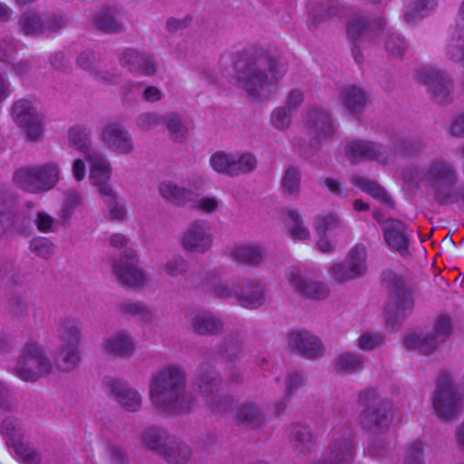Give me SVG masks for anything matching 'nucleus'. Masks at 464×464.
Wrapping results in <instances>:
<instances>
[{
	"instance_id": "obj_11",
	"label": "nucleus",
	"mask_w": 464,
	"mask_h": 464,
	"mask_svg": "<svg viewBox=\"0 0 464 464\" xmlns=\"http://www.w3.org/2000/svg\"><path fill=\"white\" fill-rule=\"evenodd\" d=\"M1 433L5 437L6 445L13 449L15 457L22 464H40L42 458L34 448L23 442V430L16 419L5 418L1 425Z\"/></svg>"
},
{
	"instance_id": "obj_29",
	"label": "nucleus",
	"mask_w": 464,
	"mask_h": 464,
	"mask_svg": "<svg viewBox=\"0 0 464 464\" xmlns=\"http://www.w3.org/2000/svg\"><path fill=\"white\" fill-rule=\"evenodd\" d=\"M245 346L237 334H231L223 339L216 351V357L223 362L235 363L245 356Z\"/></svg>"
},
{
	"instance_id": "obj_47",
	"label": "nucleus",
	"mask_w": 464,
	"mask_h": 464,
	"mask_svg": "<svg viewBox=\"0 0 464 464\" xmlns=\"http://www.w3.org/2000/svg\"><path fill=\"white\" fill-rule=\"evenodd\" d=\"M281 188L284 195L288 198H297L300 190V173L297 169L290 167L285 172Z\"/></svg>"
},
{
	"instance_id": "obj_46",
	"label": "nucleus",
	"mask_w": 464,
	"mask_h": 464,
	"mask_svg": "<svg viewBox=\"0 0 464 464\" xmlns=\"http://www.w3.org/2000/svg\"><path fill=\"white\" fill-rule=\"evenodd\" d=\"M14 182L24 191L38 193L35 167L21 168L14 174Z\"/></svg>"
},
{
	"instance_id": "obj_31",
	"label": "nucleus",
	"mask_w": 464,
	"mask_h": 464,
	"mask_svg": "<svg viewBox=\"0 0 464 464\" xmlns=\"http://www.w3.org/2000/svg\"><path fill=\"white\" fill-rule=\"evenodd\" d=\"M192 331L199 335H214L223 330L222 321L208 311L196 312L190 320Z\"/></svg>"
},
{
	"instance_id": "obj_40",
	"label": "nucleus",
	"mask_w": 464,
	"mask_h": 464,
	"mask_svg": "<svg viewBox=\"0 0 464 464\" xmlns=\"http://www.w3.org/2000/svg\"><path fill=\"white\" fill-rule=\"evenodd\" d=\"M351 183L372 198H377L383 203L389 205L392 204L386 191L375 181L361 175H353L351 178Z\"/></svg>"
},
{
	"instance_id": "obj_17",
	"label": "nucleus",
	"mask_w": 464,
	"mask_h": 464,
	"mask_svg": "<svg viewBox=\"0 0 464 464\" xmlns=\"http://www.w3.org/2000/svg\"><path fill=\"white\" fill-rule=\"evenodd\" d=\"M286 278L290 286L306 298L320 301L326 299L330 295V288L327 284L302 276L297 267L288 271Z\"/></svg>"
},
{
	"instance_id": "obj_39",
	"label": "nucleus",
	"mask_w": 464,
	"mask_h": 464,
	"mask_svg": "<svg viewBox=\"0 0 464 464\" xmlns=\"http://www.w3.org/2000/svg\"><path fill=\"white\" fill-rule=\"evenodd\" d=\"M331 272L335 280L344 282L363 276L367 267L365 263H334Z\"/></svg>"
},
{
	"instance_id": "obj_57",
	"label": "nucleus",
	"mask_w": 464,
	"mask_h": 464,
	"mask_svg": "<svg viewBox=\"0 0 464 464\" xmlns=\"http://www.w3.org/2000/svg\"><path fill=\"white\" fill-rule=\"evenodd\" d=\"M189 202L194 209L206 214L214 213L219 206V200L216 197L209 196L195 198Z\"/></svg>"
},
{
	"instance_id": "obj_48",
	"label": "nucleus",
	"mask_w": 464,
	"mask_h": 464,
	"mask_svg": "<svg viewBox=\"0 0 464 464\" xmlns=\"http://www.w3.org/2000/svg\"><path fill=\"white\" fill-rule=\"evenodd\" d=\"M163 121L173 140L181 142L186 139L188 132V126L178 114L169 113L163 119Z\"/></svg>"
},
{
	"instance_id": "obj_2",
	"label": "nucleus",
	"mask_w": 464,
	"mask_h": 464,
	"mask_svg": "<svg viewBox=\"0 0 464 464\" xmlns=\"http://www.w3.org/2000/svg\"><path fill=\"white\" fill-rule=\"evenodd\" d=\"M149 395L155 410L163 414L187 413L196 406V400L187 391V374L183 368L168 365L150 377Z\"/></svg>"
},
{
	"instance_id": "obj_20",
	"label": "nucleus",
	"mask_w": 464,
	"mask_h": 464,
	"mask_svg": "<svg viewBox=\"0 0 464 464\" xmlns=\"http://www.w3.org/2000/svg\"><path fill=\"white\" fill-rule=\"evenodd\" d=\"M226 256L237 261H261L269 257V246L262 241H238L227 246Z\"/></svg>"
},
{
	"instance_id": "obj_18",
	"label": "nucleus",
	"mask_w": 464,
	"mask_h": 464,
	"mask_svg": "<svg viewBox=\"0 0 464 464\" xmlns=\"http://www.w3.org/2000/svg\"><path fill=\"white\" fill-rule=\"evenodd\" d=\"M314 228L318 237L316 247L322 253H330L334 250V246L330 240L331 235H336L343 232V226L335 214L318 215L314 219Z\"/></svg>"
},
{
	"instance_id": "obj_37",
	"label": "nucleus",
	"mask_w": 464,
	"mask_h": 464,
	"mask_svg": "<svg viewBox=\"0 0 464 464\" xmlns=\"http://www.w3.org/2000/svg\"><path fill=\"white\" fill-rule=\"evenodd\" d=\"M160 196L176 206H183L193 199V192L179 187L172 181L165 180L159 184Z\"/></svg>"
},
{
	"instance_id": "obj_15",
	"label": "nucleus",
	"mask_w": 464,
	"mask_h": 464,
	"mask_svg": "<svg viewBox=\"0 0 464 464\" xmlns=\"http://www.w3.org/2000/svg\"><path fill=\"white\" fill-rule=\"evenodd\" d=\"M417 78L426 85L439 103H446L452 98V81L432 67H421L417 72Z\"/></svg>"
},
{
	"instance_id": "obj_28",
	"label": "nucleus",
	"mask_w": 464,
	"mask_h": 464,
	"mask_svg": "<svg viewBox=\"0 0 464 464\" xmlns=\"http://www.w3.org/2000/svg\"><path fill=\"white\" fill-rule=\"evenodd\" d=\"M99 56L93 51H84L77 59L78 65L94 74L98 81L105 84H118L121 82L120 75L108 72L99 71Z\"/></svg>"
},
{
	"instance_id": "obj_63",
	"label": "nucleus",
	"mask_w": 464,
	"mask_h": 464,
	"mask_svg": "<svg viewBox=\"0 0 464 464\" xmlns=\"http://www.w3.org/2000/svg\"><path fill=\"white\" fill-rule=\"evenodd\" d=\"M423 444L420 440L414 441L408 449L404 464H422Z\"/></svg>"
},
{
	"instance_id": "obj_62",
	"label": "nucleus",
	"mask_w": 464,
	"mask_h": 464,
	"mask_svg": "<svg viewBox=\"0 0 464 464\" xmlns=\"http://www.w3.org/2000/svg\"><path fill=\"white\" fill-rule=\"evenodd\" d=\"M30 247L38 257L44 259L49 258L53 251V244L45 238L33 240Z\"/></svg>"
},
{
	"instance_id": "obj_9",
	"label": "nucleus",
	"mask_w": 464,
	"mask_h": 464,
	"mask_svg": "<svg viewBox=\"0 0 464 464\" xmlns=\"http://www.w3.org/2000/svg\"><path fill=\"white\" fill-rule=\"evenodd\" d=\"M303 125L309 138V146L301 149V152L305 157H310L319 150L323 140L334 134V128L330 114L322 108L308 111Z\"/></svg>"
},
{
	"instance_id": "obj_22",
	"label": "nucleus",
	"mask_w": 464,
	"mask_h": 464,
	"mask_svg": "<svg viewBox=\"0 0 464 464\" xmlns=\"http://www.w3.org/2000/svg\"><path fill=\"white\" fill-rule=\"evenodd\" d=\"M344 154L354 162L363 160H374L382 164L388 162V156L382 150L381 147L367 140H349L345 144Z\"/></svg>"
},
{
	"instance_id": "obj_54",
	"label": "nucleus",
	"mask_w": 464,
	"mask_h": 464,
	"mask_svg": "<svg viewBox=\"0 0 464 464\" xmlns=\"http://www.w3.org/2000/svg\"><path fill=\"white\" fill-rule=\"evenodd\" d=\"M160 121L161 120L158 113L145 111L136 117L135 125L141 131H150L154 130Z\"/></svg>"
},
{
	"instance_id": "obj_13",
	"label": "nucleus",
	"mask_w": 464,
	"mask_h": 464,
	"mask_svg": "<svg viewBox=\"0 0 464 464\" xmlns=\"http://www.w3.org/2000/svg\"><path fill=\"white\" fill-rule=\"evenodd\" d=\"M12 118L17 126L24 130L31 140H36L43 135V117L31 101L22 99L14 102L12 107Z\"/></svg>"
},
{
	"instance_id": "obj_3",
	"label": "nucleus",
	"mask_w": 464,
	"mask_h": 464,
	"mask_svg": "<svg viewBox=\"0 0 464 464\" xmlns=\"http://www.w3.org/2000/svg\"><path fill=\"white\" fill-rule=\"evenodd\" d=\"M60 342L55 356L57 369L63 372L74 370L80 361L81 331L78 324L71 319L63 321L58 328Z\"/></svg>"
},
{
	"instance_id": "obj_38",
	"label": "nucleus",
	"mask_w": 464,
	"mask_h": 464,
	"mask_svg": "<svg viewBox=\"0 0 464 464\" xmlns=\"http://www.w3.org/2000/svg\"><path fill=\"white\" fill-rule=\"evenodd\" d=\"M37 192L53 188L59 180L60 169L57 163H47L35 167Z\"/></svg>"
},
{
	"instance_id": "obj_45",
	"label": "nucleus",
	"mask_w": 464,
	"mask_h": 464,
	"mask_svg": "<svg viewBox=\"0 0 464 464\" xmlns=\"http://www.w3.org/2000/svg\"><path fill=\"white\" fill-rule=\"evenodd\" d=\"M364 358L362 355L344 353L335 360V369L338 372L352 373L363 368Z\"/></svg>"
},
{
	"instance_id": "obj_56",
	"label": "nucleus",
	"mask_w": 464,
	"mask_h": 464,
	"mask_svg": "<svg viewBox=\"0 0 464 464\" xmlns=\"http://www.w3.org/2000/svg\"><path fill=\"white\" fill-rule=\"evenodd\" d=\"M82 203V198L79 193L70 190L65 193L64 202L62 209V218L68 220L74 209L80 207Z\"/></svg>"
},
{
	"instance_id": "obj_35",
	"label": "nucleus",
	"mask_w": 464,
	"mask_h": 464,
	"mask_svg": "<svg viewBox=\"0 0 464 464\" xmlns=\"http://www.w3.org/2000/svg\"><path fill=\"white\" fill-rule=\"evenodd\" d=\"M235 418L238 423L252 429L265 421L263 411L252 401H246L238 405L236 409Z\"/></svg>"
},
{
	"instance_id": "obj_55",
	"label": "nucleus",
	"mask_w": 464,
	"mask_h": 464,
	"mask_svg": "<svg viewBox=\"0 0 464 464\" xmlns=\"http://www.w3.org/2000/svg\"><path fill=\"white\" fill-rule=\"evenodd\" d=\"M305 382L304 376L297 371H290L283 380L285 397L289 398L293 392L302 387Z\"/></svg>"
},
{
	"instance_id": "obj_33",
	"label": "nucleus",
	"mask_w": 464,
	"mask_h": 464,
	"mask_svg": "<svg viewBox=\"0 0 464 464\" xmlns=\"http://www.w3.org/2000/svg\"><path fill=\"white\" fill-rule=\"evenodd\" d=\"M160 456L169 464H187L192 458V449L185 441L171 437Z\"/></svg>"
},
{
	"instance_id": "obj_23",
	"label": "nucleus",
	"mask_w": 464,
	"mask_h": 464,
	"mask_svg": "<svg viewBox=\"0 0 464 464\" xmlns=\"http://www.w3.org/2000/svg\"><path fill=\"white\" fill-rule=\"evenodd\" d=\"M288 346L308 359L317 358L324 353V347L319 339L306 331L291 332L288 335Z\"/></svg>"
},
{
	"instance_id": "obj_51",
	"label": "nucleus",
	"mask_w": 464,
	"mask_h": 464,
	"mask_svg": "<svg viewBox=\"0 0 464 464\" xmlns=\"http://www.w3.org/2000/svg\"><path fill=\"white\" fill-rule=\"evenodd\" d=\"M119 309L125 315L136 317L144 322H150L153 318L150 308L139 302H122Z\"/></svg>"
},
{
	"instance_id": "obj_53",
	"label": "nucleus",
	"mask_w": 464,
	"mask_h": 464,
	"mask_svg": "<svg viewBox=\"0 0 464 464\" xmlns=\"http://www.w3.org/2000/svg\"><path fill=\"white\" fill-rule=\"evenodd\" d=\"M393 147L401 153L412 155L420 152L423 146L418 140L409 137H398L393 140Z\"/></svg>"
},
{
	"instance_id": "obj_64",
	"label": "nucleus",
	"mask_w": 464,
	"mask_h": 464,
	"mask_svg": "<svg viewBox=\"0 0 464 464\" xmlns=\"http://www.w3.org/2000/svg\"><path fill=\"white\" fill-rule=\"evenodd\" d=\"M34 222L37 229L42 233H49L54 226V218L44 211H38Z\"/></svg>"
},
{
	"instance_id": "obj_60",
	"label": "nucleus",
	"mask_w": 464,
	"mask_h": 464,
	"mask_svg": "<svg viewBox=\"0 0 464 464\" xmlns=\"http://www.w3.org/2000/svg\"><path fill=\"white\" fill-rule=\"evenodd\" d=\"M385 37V47L389 53L393 55H401L406 49L407 44L400 35H394L390 33H382Z\"/></svg>"
},
{
	"instance_id": "obj_1",
	"label": "nucleus",
	"mask_w": 464,
	"mask_h": 464,
	"mask_svg": "<svg viewBox=\"0 0 464 464\" xmlns=\"http://www.w3.org/2000/svg\"><path fill=\"white\" fill-rule=\"evenodd\" d=\"M234 74L229 80L252 101L270 99L285 76V62L264 48L248 47L233 54Z\"/></svg>"
},
{
	"instance_id": "obj_59",
	"label": "nucleus",
	"mask_w": 464,
	"mask_h": 464,
	"mask_svg": "<svg viewBox=\"0 0 464 464\" xmlns=\"http://www.w3.org/2000/svg\"><path fill=\"white\" fill-rule=\"evenodd\" d=\"M144 53L135 49L123 50L120 54V63L127 67L130 72H136Z\"/></svg>"
},
{
	"instance_id": "obj_44",
	"label": "nucleus",
	"mask_w": 464,
	"mask_h": 464,
	"mask_svg": "<svg viewBox=\"0 0 464 464\" xmlns=\"http://www.w3.org/2000/svg\"><path fill=\"white\" fill-rule=\"evenodd\" d=\"M257 160L250 152L234 153V160L231 169V177H237L251 173L255 170Z\"/></svg>"
},
{
	"instance_id": "obj_24",
	"label": "nucleus",
	"mask_w": 464,
	"mask_h": 464,
	"mask_svg": "<svg viewBox=\"0 0 464 464\" xmlns=\"http://www.w3.org/2000/svg\"><path fill=\"white\" fill-rule=\"evenodd\" d=\"M22 31L26 35H38L56 32L65 25L62 17L54 18L53 21L43 22L40 16L34 12H27L20 18Z\"/></svg>"
},
{
	"instance_id": "obj_49",
	"label": "nucleus",
	"mask_w": 464,
	"mask_h": 464,
	"mask_svg": "<svg viewBox=\"0 0 464 464\" xmlns=\"http://www.w3.org/2000/svg\"><path fill=\"white\" fill-rule=\"evenodd\" d=\"M437 3L435 0H417L408 6L405 12V20L408 23L414 22L429 15L435 10Z\"/></svg>"
},
{
	"instance_id": "obj_16",
	"label": "nucleus",
	"mask_w": 464,
	"mask_h": 464,
	"mask_svg": "<svg viewBox=\"0 0 464 464\" xmlns=\"http://www.w3.org/2000/svg\"><path fill=\"white\" fill-rule=\"evenodd\" d=\"M100 140L117 154H130L134 145L129 132L117 121L105 123L100 132Z\"/></svg>"
},
{
	"instance_id": "obj_58",
	"label": "nucleus",
	"mask_w": 464,
	"mask_h": 464,
	"mask_svg": "<svg viewBox=\"0 0 464 464\" xmlns=\"http://www.w3.org/2000/svg\"><path fill=\"white\" fill-rule=\"evenodd\" d=\"M369 30L364 18L359 15L353 16L347 24V33L354 41L366 35Z\"/></svg>"
},
{
	"instance_id": "obj_41",
	"label": "nucleus",
	"mask_w": 464,
	"mask_h": 464,
	"mask_svg": "<svg viewBox=\"0 0 464 464\" xmlns=\"http://www.w3.org/2000/svg\"><path fill=\"white\" fill-rule=\"evenodd\" d=\"M287 227L289 234L295 240L304 241L310 237V231L304 225L299 212L295 209H286Z\"/></svg>"
},
{
	"instance_id": "obj_52",
	"label": "nucleus",
	"mask_w": 464,
	"mask_h": 464,
	"mask_svg": "<svg viewBox=\"0 0 464 464\" xmlns=\"http://www.w3.org/2000/svg\"><path fill=\"white\" fill-rule=\"evenodd\" d=\"M234 153L218 150L209 158V166L218 173L231 176Z\"/></svg>"
},
{
	"instance_id": "obj_30",
	"label": "nucleus",
	"mask_w": 464,
	"mask_h": 464,
	"mask_svg": "<svg viewBox=\"0 0 464 464\" xmlns=\"http://www.w3.org/2000/svg\"><path fill=\"white\" fill-rule=\"evenodd\" d=\"M113 274L122 286L137 287L146 281L145 274L134 263H114Z\"/></svg>"
},
{
	"instance_id": "obj_26",
	"label": "nucleus",
	"mask_w": 464,
	"mask_h": 464,
	"mask_svg": "<svg viewBox=\"0 0 464 464\" xmlns=\"http://www.w3.org/2000/svg\"><path fill=\"white\" fill-rule=\"evenodd\" d=\"M109 387L116 401L126 411H137L140 409L142 398L135 389L116 381L110 382Z\"/></svg>"
},
{
	"instance_id": "obj_36",
	"label": "nucleus",
	"mask_w": 464,
	"mask_h": 464,
	"mask_svg": "<svg viewBox=\"0 0 464 464\" xmlns=\"http://www.w3.org/2000/svg\"><path fill=\"white\" fill-rule=\"evenodd\" d=\"M70 147L82 151L85 157L91 150H101L93 145L91 139V130L83 125H75L69 129L67 135Z\"/></svg>"
},
{
	"instance_id": "obj_7",
	"label": "nucleus",
	"mask_w": 464,
	"mask_h": 464,
	"mask_svg": "<svg viewBox=\"0 0 464 464\" xmlns=\"http://www.w3.org/2000/svg\"><path fill=\"white\" fill-rule=\"evenodd\" d=\"M197 384L208 410L217 413H223L230 409L233 400L229 395L219 393L221 379L212 366L208 364L200 366L198 372Z\"/></svg>"
},
{
	"instance_id": "obj_19",
	"label": "nucleus",
	"mask_w": 464,
	"mask_h": 464,
	"mask_svg": "<svg viewBox=\"0 0 464 464\" xmlns=\"http://www.w3.org/2000/svg\"><path fill=\"white\" fill-rule=\"evenodd\" d=\"M382 283L387 287L393 304L398 312L411 310L413 307V299L410 289L406 286L404 278L392 271H384L382 273Z\"/></svg>"
},
{
	"instance_id": "obj_25",
	"label": "nucleus",
	"mask_w": 464,
	"mask_h": 464,
	"mask_svg": "<svg viewBox=\"0 0 464 464\" xmlns=\"http://www.w3.org/2000/svg\"><path fill=\"white\" fill-rule=\"evenodd\" d=\"M135 350L131 336L125 331L117 332L106 338L101 344V351L106 355L130 357Z\"/></svg>"
},
{
	"instance_id": "obj_10",
	"label": "nucleus",
	"mask_w": 464,
	"mask_h": 464,
	"mask_svg": "<svg viewBox=\"0 0 464 464\" xmlns=\"http://www.w3.org/2000/svg\"><path fill=\"white\" fill-rule=\"evenodd\" d=\"M214 290L220 297H235L241 306L248 309L258 308L266 301V290L256 280H244L232 287L227 285H218L215 286Z\"/></svg>"
},
{
	"instance_id": "obj_32",
	"label": "nucleus",
	"mask_w": 464,
	"mask_h": 464,
	"mask_svg": "<svg viewBox=\"0 0 464 464\" xmlns=\"http://www.w3.org/2000/svg\"><path fill=\"white\" fill-rule=\"evenodd\" d=\"M93 24L105 33H119L123 28V16L114 7H103L95 14Z\"/></svg>"
},
{
	"instance_id": "obj_34",
	"label": "nucleus",
	"mask_w": 464,
	"mask_h": 464,
	"mask_svg": "<svg viewBox=\"0 0 464 464\" xmlns=\"http://www.w3.org/2000/svg\"><path fill=\"white\" fill-rule=\"evenodd\" d=\"M340 101L349 112L359 113L366 105L367 96L361 87L348 85L341 90Z\"/></svg>"
},
{
	"instance_id": "obj_6",
	"label": "nucleus",
	"mask_w": 464,
	"mask_h": 464,
	"mask_svg": "<svg viewBox=\"0 0 464 464\" xmlns=\"http://www.w3.org/2000/svg\"><path fill=\"white\" fill-rule=\"evenodd\" d=\"M452 330L450 317L440 314L435 319L430 332L410 334L405 337L404 344L409 350H415L421 354L429 355L450 338Z\"/></svg>"
},
{
	"instance_id": "obj_8",
	"label": "nucleus",
	"mask_w": 464,
	"mask_h": 464,
	"mask_svg": "<svg viewBox=\"0 0 464 464\" xmlns=\"http://www.w3.org/2000/svg\"><path fill=\"white\" fill-rule=\"evenodd\" d=\"M462 401L463 398L455 388L451 376L447 372H441L432 400L438 418L445 420L455 418L461 411Z\"/></svg>"
},
{
	"instance_id": "obj_42",
	"label": "nucleus",
	"mask_w": 464,
	"mask_h": 464,
	"mask_svg": "<svg viewBox=\"0 0 464 464\" xmlns=\"http://www.w3.org/2000/svg\"><path fill=\"white\" fill-rule=\"evenodd\" d=\"M446 58L464 67V36L456 30L450 33V38L445 47Z\"/></svg>"
},
{
	"instance_id": "obj_43",
	"label": "nucleus",
	"mask_w": 464,
	"mask_h": 464,
	"mask_svg": "<svg viewBox=\"0 0 464 464\" xmlns=\"http://www.w3.org/2000/svg\"><path fill=\"white\" fill-rule=\"evenodd\" d=\"M289 440L295 450L304 452L312 443L313 436L307 427L295 423L289 428Z\"/></svg>"
},
{
	"instance_id": "obj_14",
	"label": "nucleus",
	"mask_w": 464,
	"mask_h": 464,
	"mask_svg": "<svg viewBox=\"0 0 464 464\" xmlns=\"http://www.w3.org/2000/svg\"><path fill=\"white\" fill-rule=\"evenodd\" d=\"M214 241L211 226L202 220H197L188 225L181 237V246L188 252L206 253Z\"/></svg>"
},
{
	"instance_id": "obj_61",
	"label": "nucleus",
	"mask_w": 464,
	"mask_h": 464,
	"mask_svg": "<svg viewBox=\"0 0 464 464\" xmlns=\"http://www.w3.org/2000/svg\"><path fill=\"white\" fill-rule=\"evenodd\" d=\"M383 335L380 333H364L358 340L361 350L371 351L383 343Z\"/></svg>"
},
{
	"instance_id": "obj_12",
	"label": "nucleus",
	"mask_w": 464,
	"mask_h": 464,
	"mask_svg": "<svg viewBox=\"0 0 464 464\" xmlns=\"http://www.w3.org/2000/svg\"><path fill=\"white\" fill-rule=\"evenodd\" d=\"M90 163L89 179L98 188L102 198L113 199V190L110 185L111 166L102 150H91L86 158Z\"/></svg>"
},
{
	"instance_id": "obj_21",
	"label": "nucleus",
	"mask_w": 464,
	"mask_h": 464,
	"mask_svg": "<svg viewBox=\"0 0 464 464\" xmlns=\"http://www.w3.org/2000/svg\"><path fill=\"white\" fill-rule=\"evenodd\" d=\"M382 227L388 246L405 257L412 231L402 222L394 219L382 222Z\"/></svg>"
},
{
	"instance_id": "obj_5",
	"label": "nucleus",
	"mask_w": 464,
	"mask_h": 464,
	"mask_svg": "<svg viewBox=\"0 0 464 464\" xmlns=\"http://www.w3.org/2000/svg\"><path fill=\"white\" fill-rule=\"evenodd\" d=\"M358 401L364 407L359 416V423L363 429L375 431L386 428L392 421L391 402L382 400L374 389L362 391Z\"/></svg>"
},
{
	"instance_id": "obj_50",
	"label": "nucleus",
	"mask_w": 464,
	"mask_h": 464,
	"mask_svg": "<svg viewBox=\"0 0 464 464\" xmlns=\"http://www.w3.org/2000/svg\"><path fill=\"white\" fill-rule=\"evenodd\" d=\"M293 121V112L291 108L285 106H279L275 108L270 114L269 123L272 128L279 131L287 130Z\"/></svg>"
},
{
	"instance_id": "obj_27",
	"label": "nucleus",
	"mask_w": 464,
	"mask_h": 464,
	"mask_svg": "<svg viewBox=\"0 0 464 464\" xmlns=\"http://www.w3.org/2000/svg\"><path fill=\"white\" fill-rule=\"evenodd\" d=\"M170 439L171 436L168 430L160 426L146 427L139 434L140 446L160 455H161Z\"/></svg>"
},
{
	"instance_id": "obj_4",
	"label": "nucleus",
	"mask_w": 464,
	"mask_h": 464,
	"mask_svg": "<svg viewBox=\"0 0 464 464\" xmlns=\"http://www.w3.org/2000/svg\"><path fill=\"white\" fill-rule=\"evenodd\" d=\"M53 363L43 346L36 342H28L14 369V374L24 382H36L48 376L53 371Z\"/></svg>"
}]
</instances>
